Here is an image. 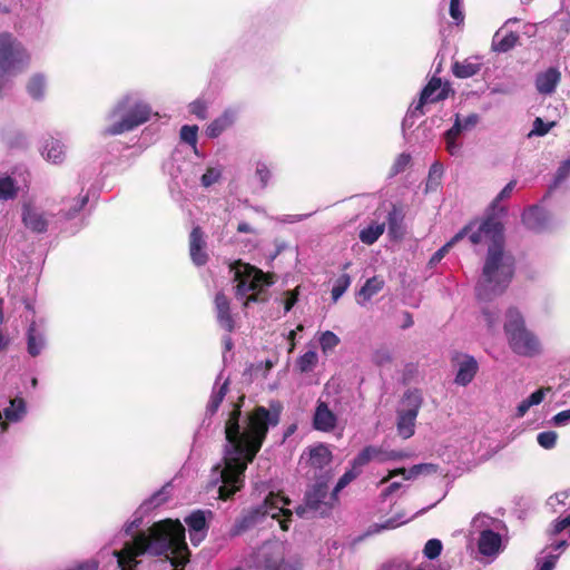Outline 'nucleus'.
I'll list each match as a JSON object with an SVG mask.
<instances>
[{
  "label": "nucleus",
  "instance_id": "obj_37",
  "mask_svg": "<svg viewBox=\"0 0 570 570\" xmlns=\"http://www.w3.org/2000/svg\"><path fill=\"white\" fill-rule=\"evenodd\" d=\"M570 527V513L566 517H558L550 522L544 531L548 540H552Z\"/></svg>",
  "mask_w": 570,
  "mask_h": 570
},
{
  "label": "nucleus",
  "instance_id": "obj_45",
  "mask_svg": "<svg viewBox=\"0 0 570 570\" xmlns=\"http://www.w3.org/2000/svg\"><path fill=\"white\" fill-rule=\"evenodd\" d=\"M440 470V466L435 463H420L413 465L409 470V474L406 475V480L414 479L420 474H435Z\"/></svg>",
  "mask_w": 570,
  "mask_h": 570
},
{
  "label": "nucleus",
  "instance_id": "obj_53",
  "mask_svg": "<svg viewBox=\"0 0 570 570\" xmlns=\"http://www.w3.org/2000/svg\"><path fill=\"white\" fill-rule=\"evenodd\" d=\"M220 176L222 173L219 169L208 167L200 178L202 185L204 187H210L219 180Z\"/></svg>",
  "mask_w": 570,
  "mask_h": 570
},
{
  "label": "nucleus",
  "instance_id": "obj_29",
  "mask_svg": "<svg viewBox=\"0 0 570 570\" xmlns=\"http://www.w3.org/2000/svg\"><path fill=\"white\" fill-rule=\"evenodd\" d=\"M234 122L232 112L225 111L214 119L206 128V135L209 138H217L222 132L229 128Z\"/></svg>",
  "mask_w": 570,
  "mask_h": 570
},
{
  "label": "nucleus",
  "instance_id": "obj_3",
  "mask_svg": "<svg viewBox=\"0 0 570 570\" xmlns=\"http://www.w3.org/2000/svg\"><path fill=\"white\" fill-rule=\"evenodd\" d=\"M499 195L495 196L482 217L466 224L465 229L473 246L488 248L485 262H499Z\"/></svg>",
  "mask_w": 570,
  "mask_h": 570
},
{
  "label": "nucleus",
  "instance_id": "obj_59",
  "mask_svg": "<svg viewBox=\"0 0 570 570\" xmlns=\"http://www.w3.org/2000/svg\"><path fill=\"white\" fill-rule=\"evenodd\" d=\"M189 111L197 118L204 120L207 117V105L203 100H195L189 105Z\"/></svg>",
  "mask_w": 570,
  "mask_h": 570
},
{
  "label": "nucleus",
  "instance_id": "obj_38",
  "mask_svg": "<svg viewBox=\"0 0 570 570\" xmlns=\"http://www.w3.org/2000/svg\"><path fill=\"white\" fill-rule=\"evenodd\" d=\"M45 153L47 159L51 160L55 164L61 163L65 157L63 145L56 139H50L46 142Z\"/></svg>",
  "mask_w": 570,
  "mask_h": 570
},
{
  "label": "nucleus",
  "instance_id": "obj_10",
  "mask_svg": "<svg viewBox=\"0 0 570 570\" xmlns=\"http://www.w3.org/2000/svg\"><path fill=\"white\" fill-rule=\"evenodd\" d=\"M407 409L397 412L396 429L400 436L410 439L415 432V421L422 405V396L417 390L404 394Z\"/></svg>",
  "mask_w": 570,
  "mask_h": 570
},
{
  "label": "nucleus",
  "instance_id": "obj_33",
  "mask_svg": "<svg viewBox=\"0 0 570 570\" xmlns=\"http://www.w3.org/2000/svg\"><path fill=\"white\" fill-rule=\"evenodd\" d=\"M26 414V403L23 399L16 397L10 401V406L3 410L2 417L10 422H17Z\"/></svg>",
  "mask_w": 570,
  "mask_h": 570
},
{
  "label": "nucleus",
  "instance_id": "obj_16",
  "mask_svg": "<svg viewBox=\"0 0 570 570\" xmlns=\"http://www.w3.org/2000/svg\"><path fill=\"white\" fill-rule=\"evenodd\" d=\"M525 27L527 24L518 18L508 19L501 26V31H504L501 37V52H507L518 45L520 35L525 33Z\"/></svg>",
  "mask_w": 570,
  "mask_h": 570
},
{
  "label": "nucleus",
  "instance_id": "obj_19",
  "mask_svg": "<svg viewBox=\"0 0 570 570\" xmlns=\"http://www.w3.org/2000/svg\"><path fill=\"white\" fill-rule=\"evenodd\" d=\"M185 522L189 528V537L191 543L194 546L199 544L205 539L207 531L205 511H193L188 517L185 518Z\"/></svg>",
  "mask_w": 570,
  "mask_h": 570
},
{
  "label": "nucleus",
  "instance_id": "obj_64",
  "mask_svg": "<svg viewBox=\"0 0 570 570\" xmlns=\"http://www.w3.org/2000/svg\"><path fill=\"white\" fill-rule=\"evenodd\" d=\"M98 567H99L98 561H96L94 559H89V560L82 561V562L78 563L77 566H75L70 569H67V570H97Z\"/></svg>",
  "mask_w": 570,
  "mask_h": 570
},
{
  "label": "nucleus",
  "instance_id": "obj_36",
  "mask_svg": "<svg viewBox=\"0 0 570 570\" xmlns=\"http://www.w3.org/2000/svg\"><path fill=\"white\" fill-rule=\"evenodd\" d=\"M558 560V554L543 548L535 557V570H554Z\"/></svg>",
  "mask_w": 570,
  "mask_h": 570
},
{
  "label": "nucleus",
  "instance_id": "obj_17",
  "mask_svg": "<svg viewBox=\"0 0 570 570\" xmlns=\"http://www.w3.org/2000/svg\"><path fill=\"white\" fill-rule=\"evenodd\" d=\"M214 307L219 326L227 333L234 332L236 323L230 311V299L223 292L215 295Z\"/></svg>",
  "mask_w": 570,
  "mask_h": 570
},
{
  "label": "nucleus",
  "instance_id": "obj_26",
  "mask_svg": "<svg viewBox=\"0 0 570 570\" xmlns=\"http://www.w3.org/2000/svg\"><path fill=\"white\" fill-rule=\"evenodd\" d=\"M404 213L403 209L396 205L392 206V209L387 215V227L389 234L393 238H401L404 234L403 230Z\"/></svg>",
  "mask_w": 570,
  "mask_h": 570
},
{
  "label": "nucleus",
  "instance_id": "obj_60",
  "mask_svg": "<svg viewBox=\"0 0 570 570\" xmlns=\"http://www.w3.org/2000/svg\"><path fill=\"white\" fill-rule=\"evenodd\" d=\"M291 564L289 562H285L283 557L273 558L269 556L264 557V568L265 570H282L283 566Z\"/></svg>",
  "mask_w": 570,
  "mask_h": 570
},
{
  "label": "nucleus",
  "instance_id": "obj_15",
  "mask_svg": "<svg viewBox=\"0 0 570 570\" xmlns=\"http://www.w3.org/2000/svg\"><path fill=\"white\" fill-rule=\"evenodd\" d=\"M21 220L23 226L32 233L43 234L48 230V219L45 213L38 210L30 203L22 205Z\"/></svg>",
  "mask_w": 570,
  "mask_h": 570
},
{
  "label": "nucleus",
  "instance_id": "obj_61",
  "mask_svg": "<svg viewBox=\"0 0 570 570\" xmlns=\"http://www.w3.org/2000/svg\"><path fill=\"white\" fill-rule=\"evenodd\" d=\"M551 387H540L532 392L525 400L531 406L539 405L543 402L547 392H550Z\"/></svg>",
  "mask_w": 570,
  "mask_h": 570
},
{
  "label": "nucleus",
  "instance_id": "obj_35",
  "mask_svg": "<svg viewBox=\"0 0 570 570\" xmlns=\"http://www.w3.org/2000/svg\"><path fill=\"white\" fill-rule=\"evenodd\" d=\"M443 173L444 168L441 163L435 161L431 165L425 185L426 191H434L439 188V186L441 185Z\"/></svg>",
  "mask_w": 570,
  "mask_h": 570
},
{
  "label": "nucleus",
  "instance_id": "obj_43",
  "mask_svg": "<svg viewBox=\"0 0 570 570\" xmlns=\"http://www.w3.org/2000/svg\"><path fill=\"white\" fill-rule=\"evenodd\" d=\"M570 176V157L566 160L561 161L557 171L553 176L551 184L549 185V193L553 189L558 188L562 183H564Z\"/></svg>",
  "mask_w": 570,
  "mask_h": 570
},
{
  "label": "nucleus",
  "instance_id": "obj_1",
  "mask_svg": "<svg viewBox=\"0 0 570 570\" xmlns=\"http://www.w3.org/2000/svg\"><path fill=\"white\" fill-rule=\"evenodd\" d=\"M245 395L238 397L233 404L225 422L224 466L219 464L213 468L218 474L220 485L218 498L227 501L244 487L245 471L254 461L262 449L269 426H276L281 421L283 404L279 401H271L269 407L256 405L245 414L240 424L242 407Z\"/></svg>",
  "mask_w": 570,
  "mask_h": 570
},
{
  "label": "nucleus",
  "instance_id": "obj_22",
  "mask_svg": "<svg viewBox=\"0 0 570 570\" xmlns=\"http://www.w3.org/2000/svg\"><path fill=\"white\" fill-rule=\"evenodd\" d=\"M46 346V338L42 330L32 322L27 331V350L31 356H38Z\"/></svg>",
  "mask_w": 570,
  "mask_h": 570
},
{
  "label": "nucleus",
  "instance_id": "obj_41",
  "mask_svg": "<svg viewBox=\"0 0 570 570\" xmlns=\"http://www.w3.org/2000/svg\"><path fill=\"white\" fill-rule=\"evenodd\" d=\"M318 362V356L315 351H307L301 355L296 361V367L301 373H308L314 370Z\"/></svg>",
  "mask_w": 570,
  "mask_h": 570
},
{
  "label": "nucleus",
  "instance_id": "obj_57",
  "mask_svg": "<svg viewBox=\"0 0 570 570\" xmlns=\"http://www.w3.org/2000/svg\"><path fill=\"white\" fill-rule=\"evenodd\" d=\"M255 175L258 177L262 188L268 185L272 176L269 168L264 163L257 164Z\"/></svg>",
  "mask_w": 570,
  "mask_h": 570
},
{
  "label": "nucleus",
  "instance_id": "obj_27",
  "mask_svg": "<svg viewBox=\"0 0 570 570\" xmlns=\"http://www.w3.org/2000/svg\"><path fill=\"white\" fill-rule=\"evenodd\" d=\"M385 283L380 276L368 278L357 293L358 303L368 302L374 295L381 292Z\"/></svg>",
  "mask_w": 570,
  "mask_h": 570
},
{
  "label": "nucleus",
  "instance_id": "obj_63",
  "mask_svg": "<svg viewBox=\"0 0 570 570\" xmlns=\"http://www.w3.org/2000/svg\"><path fill=\"white\" fill-rule=\"evenodd\" d=\"M98 567H99L98 561H96L94 559H89V560L82 561V562L78 563L77 566H75L70 569H67V570H97Z\"/></svg>",
  "mask_w": 570,
  "mask_h": 570
},
{
  "label": "nucleus",
  "instance_id": "obj_5",
  "mask_svg": "<svg viewBox=\"0 0 570 570\" xmlns=\"http://www.w3.org/2000/svg\"><path fill=\"white\" fill-rule=\"evenodd\" d=\"M504 333L513 353L523 357H535L541 354L539 337L527 328L522 314L517 308L505 312Z\"/></svg>",
  "mask_w": 570,
  "mask_h": 570
},
{
  "label": "nucleus",
  "instance_id": "obj_55",
  "mask_svg": "<svg viewBox=\"0 0 570 570\" xmlns=\"http://www.w3.org/2000/svg\"><path fill=\"white\" fill-rule=\"evenodd\" d=\"M410 163H411V156L409 154L403 153V154L399 155L391 168L392 175H397V174L404 171L406 169V167L410 165Z\"/></svg>",
  "mask_w": 570,
  "mask_h": 570
},
{
  "label": "nucleus",
  "instance_id": "obj_21",
  "mask_svg": "<svg viewBox=\"0 0 570 570\" xmlns=\"http://www.w3.org/2000/svg\"><path fill=\"white\" fill-rule=\"evenodd\" d=\"M561 81V72L556 67H549L547 70L535 76V89L541 95H551L556 91Z\"/></svg>",
  "mask_w": 570,
  "mask_h": 570
},
{
  "label": "nucleus",
  "instance_id": "obj_52",
  "mask_svg": "<svg viewBox=\"0 0 570 570\" xmlns=\"http://www.w3.org/2000/svg\"><path fill=\"white\" fill-rule=\"evenodd\" d=\"M552 126L553 122H546L541 118L537 117L533 121V126L529 136L542 137L549 132Z\"/></svg>",
  "mask_w": 570,
  "mask_h": 570
},
{
  "label": "nucleus",
  "instance_id": "obj_58",
  "mask_svg": "<svg viewBox=\"0 0 570 570\" xmlns=\"http://www.w3.org/2000/svg\"><path fill=\"white\" fill-rule=\"evenodd\" d=\"M450 16L456 24H460L464 21V13L461 9V0H450Z\"/></svg>",
  "mask_w": 570,
  "mask_h": 570
},
{
  "label": "nucleus",
  "instance_id": "obj_13",
  "mask_svg": "<svg viewBox=\"0 0 570 570\" xmlns=\"http://www.w3.org/2000/svg\"><path fill=\"white\" fill-rule=\"evenodd\" d=\"M523 226L533 233L541 234L553 228L551 214L541 205H532L525 208L521 215Z\"/></svg>",
  "mask_w": 570,
  "mask_h": 570
},
{
  "label": "nucleus",
  "instance_id": "obj_14",
  "mask_svg": "<svg viewBox=\"0 0 570 570\" xmlns=\"http://www.w3.org/2000/svg\"><path fill=\"white\" fill-rule=\"evenodd\" d=\"M451 361L458 365V372L454 382L461 386L468 385L474 379L479 368L475 358L468 354L454 352L452 354Z\"/></svg>",
  "mask_w": 570,
  "mask_h": 570
},
{
  "label": "nucleus",
  "instance_id": "obj_50",
  "mask_svg": "<svg viewBox=\"0 0 570 570\" xmlns=\"http://www.w3.org/2000/svg\"><path fill=\"white\" fill-rule=\"evenodd\" d=\"M442 548V542L439 539H430L424 546L423 553L428 559L433 560L441 554Z\"/></svg>",
  "mask_w": 570,
  "mask_h": 570
},
{
  "label": "nucleus",
  "instance_id": "obj_4",
  "mask_svg": "<svg viewBox=\"0 0 570 570\" xmlns=\"http://www.w3.org/2000/svg\"><path fill=\"white\" fill-rule=\"evenodd\" d=\"M234 269L235 296L237 298L246 297L244 307L252 303H264L268 299V293L264 288L273 284L272 275L265 274L259 268L240 261L230 267Z\"/></svg>",
  "mask_w": 570,
  "mask_h": 570
},
{
  "label": "nucleus",
  "instance_id": "obj_12",
  "mask_svg": "<svg viewBox=\"0 0 570 570\" xmlns=\"http://www.w3.org/2000/svg\"><path fill=\"white\" fill-rule=\"evenodd\" d=\"M306 504L313 514L326 515L336 500L328 497V485L326 480H318L305 493Z\"/></svg>",
  "mask_w": 570,
  "mask_h": 570
},
{
  "label": "nucleus",
  "instance_id": "obj_62",
  "mask_svg": "<svg viewBox=\"0 0 570 570\" xmlns=\"http://www.w3.org/2000/svg\"><path fill=\"white\" fill-rule=\"evenodd\" d=\"M552 422L557 426H561V425L569 423L570 422V409L557 413L552 417Z\"/></svg>",
  "mask_w": 570,
  "mask_h": 570
},
{
  "label": "nucleus",
  "instance_id": "obj_44",
  "mask_svg": "<svg viewBox=\"0 0 570 570\" xmlns=\"http://www.w3.org/2000/svg\"><path fill=\"white\" fill-rule=\"evenodd\" d=\"M361 473V470H357L352 465L350 470H347L337 481L332 494L331 500H337V493L343 490L347 484H350L354 479H356Z\"/></svg>",
  "mask_w": 570,
  "mask_h": 570
},
{
  "label": "nucleus",
  "instance_id": "obj_24",
  "mask_svg": "<svg viewBox=\"0 0 570 570\" xmlns=\"http://www.w3.org/2000/svg\"><path fill=\"white\" fill-rule=\"evenodd\" d=\"M478 550L482 556H494L499 551V533L483 530L478 541Z\"/></svg>",
  "mask_w": 570,
  "mask_h": 570
},
{
  "label": "nucleus",
  "instance_id": "obj_40",
  "mask_svg": "<svg viewBox=\"0 0 570 570\" xmlns=\"http://www.w3.org/2000/svg\"><path fill=\"white\" fill-rule=\"evenodd\" d=\"M46 88V80L45 77L40 73L33 75L28 83H27V91L33 99H41L45 94Z\"/></svg>",
  "mask_w": 570,
  "mask_h": 570
},
{
  "label": "nucleus",
  "instance_id": "obj_56",
  "mask_svg": "<svg viewBox=\"0 0 570 570\" xmlns=\"http://www.w3.org/2000/svg\"><path fill=\"white\" fill-rule=\"evenodd\" d=\"M513 503L515 505V510L518 512V517L521 519L523 515L530 510L531 501L525 497H514Z\"/></svg>",
  "mask_w": 570,
  "mask_h": 570
},
{
  "label": "nucleus",
  "instance_id": "obj_31",
  "mask_svg": "<svg viewBox=\"0 0 570 570\" xmlns=\"http://www.w3.org/2000/svg\"><path fill=\"white\" fill-rule=\"evenodd\" d=\"M228 392V381H225L218 389H214L208 404L206 406V414L213 416L217 413L220 404L223 403Z\"/></svg>",
  "mask_w": 570,
  "mask_h": 570
},
{
  "label": "nucleus",
  "instance_id": "obj_30",
  "mask_svg": "<svg viewBox=\"0 0 570 570\" xmlns=\"http://www.w3.org/2000/svg\"><path fill=\"white\" fill-rule=\"evenodd\" d=\"M481 70V63L473 62L470 59L455 61L452 65V72L456 78L465 79L476 75Z\"/></svg>",
  "mask_w": 570,
  "mask_h": 570
},
{
  "label": "nucleus",
  "instance_id": "obj_46",
  "mask_svg": "<svg viewBox=\"0 0 570 570\" xmlns=\"http://www.w3.org/2000/svg\"><path fill=\"white\" fill-rule=\"evenodd\" d=\"M351 285V277L348 274L344 273L342 274L336 281L332 288V298L334 302H336L350 287Z\"/></svg>",
  "mask_w": 570,
  "mask_h": 570
},
{
  "label": "nucleus",
  "instance_id": "obj_48",
  "mask_svg": "<svg viewBox=\"0 0 570 570\" xmlns=\"http://www.w3.org/2000/svg\"><path fill=\"white\" fill-rule=\"evenodd\" d=\"M320 344H321L323 352H327V351L333 350L334 347H336L340 344V338L335 333H333L331 331H325L322 333V335L320 337Z\"/></svg>",
  "mask_w": 570,
  "mask_h": 570
},
{
  "label": "nucleus",
  "instance_id": "obj_32",
  "mask_svg": "<svg viewBox=\"0 0 570 570\" xmlns=\"http://www.w3.org/2000/svg\"><path fill=\"white\" fill-rule=\"evenodd\" d=\"M383 451L379 448L367 445L365 446L352 461V465L357 470H361L371 460L382 458Z\"/></svg>",
  "mask_w": 570,
  "mask_h": 570
},
{
  "label": "nucleus",
  "instance_id": "obj_7",
  "mask_svg": "<svg viewBox=\"0 0 570 570\" xmlns=\"http://www.w3.org/2000/svg\"><path fill=\"white\" fill-rule=\"evenodd\" d=\"M289 503L291 500L282 493L271 492L261 505L249 510L237 522V533L252 528L265 515H271L273 519L279 520L281 529L287 531L293 514L292 510L287 508Z\"/></svg>",
  "mask_w": 570,
  "mask_h": 570
},
{
  "label": "nucleus",
  "instance_id": "obj_9",
  "mask_svg": "<svg viewBox=\"0 0 570 570\" xmlns=\"http://www.w3.org/2000/svg\"><path fill=\"white\" fill-rule=\"evenodd\" d=\"M30 62V55L24 46L11 33H0V97L7 85V76L17 66L26 67Z\"/></svg>",
  "mask_w": 570,
  "mask_h": 570
},
{
  "label": "nucleus",
  "instance_id": "obj_2",
  "mask_svg": "<svg viewBox=\"0 0 570 570\" xmlns=\"http://www.w3.org/2000/svg\"><path fill=\"white\" fill-rule=\"evenodd\" d=\"M188 550L186 531L179 520L166 519L155 522L147 532H138L131 542L115 551L120 570H135L137 557L149 553L169 558Z\"/></svg>",
  "mask_w": 570,
  "mask_h": 570
},
{
  "label": "nucleus",
  "instance_id": "obj_34",
  "mask_svg": "<svg viewBox=\"0 0 570 570\" xmlns=\"http://www.w3.org/2000/svg\"><path fill=\"white\" fill-rule=\"evenodd\" d=\"M465 229H460L449 242H446L441 248H439L430 258L429 265L434 266L439 264L442 258L449 253V250L461 239L465 237Z\"/></svg>",
  "mask_w": 570,
  "mask_h": 570
},
{
  "label": "nucleus",
  "instance_id": "obj_8",
  "mask_svg": "<svg viewBox=\"0 0 570 570\" xmlns=\"http://www.w3.org/2000/svg\"><path fill=\"white\" fill-rule=\"evenodd\" d=\"M121 114H124V116L120 121L105 129L104 134L106 136L120 135L145 124L150 118L151 109L144 102L131 104V99L126 97L112 109L110 118H115Z\"/></svg>",
  "mask_w": 570,
  "mask_h": 570
},
{
  "label": "nucleus",
  "instance_id": "obj_54",
  "mask_svg": "<svg viewBox=\"0 0 570 570\" xmlns=\"http://www.w3.org/2000/svg\"><path fill=\"white\" fill-rule=\"evenodd\" d=\"M554 539L556 538H553L552 540H548L549 543H547L544 546V548H547L550 552L558 554V558H560L561 554L567 550V548L569 547L570 543L566 539H561V540H554Z\"/></svg>",
  "mask_w": 570,
  "mask_h": 570
},
{
  "label": "nucleus",
  "instance_id": "obj_11",
  "mask_svg": "<svg viewBox=\"0 0 570 570\" xmlns=\"http://www.w3.org/2000/svg\"><path fill=\"white\" fill-rule=\"evenodd\" d=\"M450 91L452 90L449 82L443 83L441 78L433 76L422 89L419 101L412 106L411 115L423 116L425 114L423 108L426 104L445 100Z\"/></svg>",
  "mask_w": 570,
  "mask_h": 570
},
{
  "label": "nucleus",
  "instance_id": "obj_42",
  "mask_svg": "<svg viewBox=\"0 0 570 570\" xmlns=\"http://www.w3.org/2000/svg\"><path fill=\"white\" fill-rule=\"evenodd\" d=\"M18 195L16 181L10 176L0 177V200L14 199Z\"/></svg>",
  "mask_w": 570,
  "mask_h": 570
},
{
  "label": "nucleus",
  "instance_id": "obj_47",
  "mask_svg": "<svg viewBox=\"0 0 570 570\" xmlns=\"http://www.w3.org/2000/svg\"><path fill=\"white\" fill-rule=\"evenodd\" d=\"M197 134L198 127L196 125H185L180 128V139L194 148H196L197 145Z\"/></svg>",
  "mask_w": 570,
  "mask_h": 570
},
{
  "label": "nucleus",
  "instance_id": "obj_28",
  "mask_svg": "<svg viewBox=\"0 0 570 570\" xmlns=\"http://www.w3.org/2000/svg\"><path fill=\"white\" fill-rule=\"evenodd\" d=\"M515 272V257L501 246V292L511 282Z\"/></svg>",
  "mask_w": 570,
  "mask_h": 570
},
{
  "label": "nucleus",
  "instance_id": "obj_23",
  "mask_svg": "<svg viewBox=\"0 0 570 570\" xmlns=\"http://www.w3.org/2000/svg\"><path fill=\"white\" fill-rule=\"evenodd\" d=\"M333 459L332 452L327 445L320 443L316 446L308 449L309 466L314 469H323L331 463Z\"/></svg>",
  "mask_w": 570,
  "mask_h": 570
},
{
  "label": "nucleus",
  "instance_id": "obj_51",
  "mask_svg": "<svg viewBox=\"0 0 570 570\" xmlns=\"http://www.w3.org/2000/svg\"><path fill=\"white\" fill-rule=\"evenodd\" d=\"M190 551L189 549L187 551H184L181 553H177L174 556H170L169 558H166L170 562V564L174 567L173 570H184L186 564L189 562Z\"/></svg>",
  "mask_w": 570,
  "mask_h": 570
},
{
  "label": "nucleus",
  "instance_id": "obj_39",
  "mask_svg": "<svg viewBox=\"0 0 570 570\" xmlns=\"http://www.w3.org/2000/svg\"><path fill=\"white\" fill-rule=\"evenodd\" d=\"M384 224H372L360 232V239L366 245L374 244L379 237L384 233Z\"/></svg>",
  "mask_w": 570,
  "mask_h": 570
},
{
  "label": "nucleus",
  "instance_id": "obj_20",
  "mask_svg": "<svg viewBox=\"0 0 570 570\" xmlns=\"http://www.w3.org/2000/svg\"><path fill=\"white\" fill-rule=\"evenodd\" d=\"M336 424L337 417L330 410L327 403L318 401L313 416L314 429L322 432H331L336 428Z\"/></svg>",
  "mask_w": 570,
  "mask_h": 570
},
{
  "label": "nucleus",
  "instance_id": "obj_49",
  "mask_svg": "<svg viewBox=\"0 0 570 570\" xmlns=\"http://www.w3.org/2000/svg\"><path fill=\"white\" fill-rule=\"evenodd\" d=\"M557 439L558 435L554 431H544L537 435L538 444L546 450L553 449L556 446Z\"/></svg>",
  "mask_w": 570,
  "mask_h": 570
},
{
  "label": "nucleus",
  "instance_id": "obj_6",
  "mask_svg": "<svg viewBox=\"0 0 570 570\" xmlns=\"http://www.w3.org/2000/svg\"><path fill=\"white\" fill-rule=\"evenodd\" d=\"M475 296L489 330H494L499 298V262H484L475 285Z\"/></svg>",
  "mask_w": 570,
  "mask_h": 570
},
{
  "label": "nucleus",
  "instance_id": "obj_18",
  "mask_svg": "<svg viewBox=\"0 0 570 570\" xmlns=\"http://www.w3.org/2000/svg\"><path fill=\"white\" fill-rule=\"evenodd\" d=\"M189 255L196 266H204L208 262L205 235L200 226H195L189 234Z\"/></svg>",
  "mask_w": 570,
  "mask_h": 570
},
{
  "label": "nucleus",
  "instance_id": "obj_25",
  "mask_svg": "<svg viewBox=\"0 0 570 570\" xmlns=\"http://www.w3.org/2000/svg\"><path fill=\"white\" fill-rule=\"evenodd\" d=\"M463 125L462 119L459 115L455 116V121L453 126L445 131L444 134V140L446 145V150L450 155L456 156L461 151V145L456 142V139L460 137V135L463 132Z\"/></svg>",
  "mask_w": 570,
  "mask_h": 570
}]
</instances>
